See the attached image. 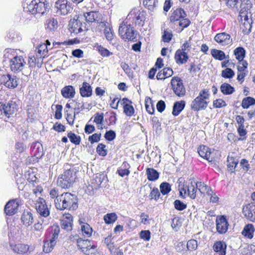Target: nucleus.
Returning <instances> with one entry per match:
<instances>
[{"instance_id": "25", "label": "nucleus", "mask_w": 255, "mask_h": 255, "mask_svg": "<svg viewBox=\"0 0 255 255\" xmlns=\"http://www.w3.org/2000/svg\"><path fill=\"white\" fill-rule=\"evenodd\" d=\"M214 251L215 252V255H226L227 245L223 241H217L213 246Z\"/></svg>"}, {"instance_id": "12", "label": "nucleus", "mask_w": 255, "mask_h": 255, "mask_svg": "<svg viewBox=\"0 0 255 255\" xmlns=\"http://www.w3.org/2000/svg\"><path fill=\"white\" fill-rule=\"evenodd\" d=\"M35 208L37 213L41 217L46 218L50 215V210L45 200L41 197L36 200Z\"/></svg>"}, {"instance_id": "30", "label": "nucleus", "mask_w": 255, "mask_h": 255, "mask_svg": "<svg viewBox=\"0 0 255 255\" xmlns=\"http://www.w3.org/2000/svg\"><path fill=\"white\" fill-rule=\"evenodd\" d=\"M246 4H247V6L246 7H244V4L242 2L241 3V9L240 11V15L242 18L244 17L245 22H252V19H249L247 14V11L249 10L251 7V3L250 0H247Z\"/></svg>"}, {"instance_id": "50", "label": "nucleus", "mask_w": 255, "mask_h": 255, "mask_svg": "<svg viewBox=\"0 0 255 255\" xmlns=\"http://www.w3.org/2000/svg\"><path fill=\"white\" fill-rule=\"evenodd\" d=\"M67 136L69 138L70 141L75 145H79L81 142V137L79 135H77L72 131H70L67 134Z\"/></svg>"}, {"instance_id": "15", "label": "nucleus", "mask_w": 255, "mask_h": 255, "mask_svg": "<svg viewBox=\"0 0 255 255\" xmlns=\"http://www.w3.org/2000/svg\"><path fill=\"white\" fill-rule=\"evenodd\" d=\"M86 21L89 23L95 22L97 24H101L103 21L102 15L96 11H91L86 12L84 14Z\"/></svg>"}, {"instance_id": "47", "label": "nucleus", "mask_w": 255, "mask_h": 255, "mask_svg": "<svg viewBox=\"0 0 255 255\" xmlns=\"http://www.w3.org/2000/svg\"><path fill=\"white\" fill-rule=\"evenodd\" d=\"M81 229L83 235L85 237H90L92 234V229L87 223L81 224Z\"/></svg>"}, {"instance_id": "52", "label": "nucleus", "mask_w": 255, "mask_h": 255, "mask_svg": "<svg viewBox=\"0 0 255 255\" xmlns=\"http://www.w3.org/2000/svg\"><path fill=\"white\" fill-rule=\"evenodd\" d=\"M227 161L228 162V168L231 170L232 172H233L235 167L238 163V159H236L234 157H231L228 156Z\"/></svg>"}, {"instance_id": "5", "label": "nucleus", "mask_w": 255, "mask_h": 255, "mask_svg": "<svg viewBox=\"0 0 255 255\" xmlns=\"http://www.w3.org/2000/svg\"><path fill=\"white\" fill-rule=\"evenodd\" d=\"M77 177L76 170L71 168L65 171L57 179V185L62 188L71 187Z\"/></svg>"}, {"instance_id": "27", "label": "nucleus", "mask_w": 255, "mask_h": 255, "mask_svg": "<svg viewBox=\"0 0 255 255\" xmlns=\"http://www.w3.org/2000/svg\"><path fill=\"white\" fill-rule=\"evenodd\" d=\"M82 23L79 20H73L70 21L68 24L69 30L71 33L78 34L83 31L81 27Z\"/></svg>"}, {"instance_id": "64", "label": "nucleus", "mask_w": 255, "mask_h": 255, "mask_svg": "<svg viewBox=\"0 0 255 255\" xmlns=\"http://www.w3.org/2000/svg\"><path fill=\"white\" fill-rule=\"evenodd\" d=\"M27 114L28 119L31 122L36 117L35 110L31 106H28L27 107Z\"/></svg>"}, {"instance_id": "58", "label": "nucleus", "mask_w": 255, "mask_h": 255, "mask_svg": "<svg viewBox=\"0 0 255 255\" xmlns=\"http://www.w3.org/2000/svg\"><path fill=\"white\" fill-rule=\"evenodd\" d=\"M186 246L188 251H194L198 247L197 241L194 239L190 240L187 242Z\"/></svg>"}, {"instance_id": "6", "label": "nucleus", "mask_w": 255, "mask_h": 255, "mask_svg": "<svg viewBox=\"0 0 255 255\" xmlns=\"http://www.w3.org/2000/svg\"><path fill=\"white\" fill-rule=\"evenodd\" d=\"M119 33L121 38L125 40L134 41L136 38V31L128 21H123L120 24Z\"/></svg>"}, {"instance_id": "37", "label": "nucleus", "mask_w": 255, "mask_h": 255, "mask_svg": "<svg viewBox=\"0 0 255 255\" xmlns=\"http://www.w3.org/2000/svg\"><path fill=\"white\" fill-rule=\"evenodd\" d=\"M77 246L78 247H79V248L83 250V252L84 251V249H94L96 248L94 245H91L90 241L89 240H83L81 238H79L77 240Z\"/></svg>"}, {"instance_id": "57", "label": "nucleus", "mask_w": 255, "mask_h": 255, "mask_svg": "<svg viewBox=\"0 0 255 255\" xmlns=\"http://www.w3.org/2000/svg\"><path fill=\"white\" fill-rule=\"evenodd\" d=\"M160 196V193L159 191V190L157 188H153V189L151 191L149 197H150V200L154 199L155 201H157Z\"/></svg>"}, {"instance_id": "60", "label": "nucleus", "mask_w": 255, "mask_h": 255, "mask_svg": "<svg viewBox=\"0 0 255 255\" xmlns=\"http://www.w3.org/2000/svg\"><path fill=\"white\" fill-rule=\"evenodd\" d=\"M97 49L100 54L104 57H109L112 54V53L110 52L109 50L101 45H98L97 47Z\"/></svg>"}, {"instance_id": "18", "label": "nucleus", "mask_w": 255, "mask_h": 255, "mask_svg": "<svg viewBox=\"0 0 255 255\" xmlns=\"http://www.w3.org/2000/svg\"><path fill=\"white\" fill-rule=\"evenodd\" d=\"M216 223L217 231L219 234H224L227 232L229 224L224 216L218 217L216 219Z\"/></svg>"}, {"instance_id": "28", "label": "nucleus", "mask_w": 255, "mask_h": 255, "mask_svg": "<svg viewBox=\"0 0 255 255\" xmlns=\"http://www.w3.org/2000/svg\"><path fill=\"white\" fill-rule=\"evenodd\" d=\"M174 58L176 62L178 64L185 63L189 58L187 52L180 50V49L176 51Z\"/></svg>"}, {"instance_id": "20", "label": "nucleus", "mask_w": 255, "mask_h": 255, "mask_svg": "<svg viewBox=\"0 0 255 255\" xmlns=\"http://www.w3.org/2000/svg\"><path fill=\"white\" fill-rule=\"evenodd\" d=\"M214 40L216 42L223 46L229 45L232 42L230 35L226 32L217 34L214 37Z\"/></svg>"}, {"instance_id": "29", "label": "nucleus", "mask_w": 255, "mask_h": 255, "mask_svg": "<svg viewBox=\"0 0 255 255\" xmlns=\"http://www.w3.org/2000/svg\"><path fill=\"white\" fill-rule=\"evenodd\" d=\"M186 16V14L184 10L181 8H178L173 10L170 19L171 22H173L179 20L181 18L185 17Z\"/></svg>"}, {"instance_id": "35", "label": "nucleus", "mask_w": 255, "mask_h": 255, "mask_svg": "<svg viewBox=\"0 0 255 255\" xmlns=\"http://www.w3.org/2000/svg\"><path fill=\"white\" fill-rule=\"evenodd\" d=\"M5 81L2 83L8 88H14L18 85V79L16 76H11L9 74L6 77Z\"/></svg>"}, {"instance_id": "46", "label": "nucleus", "mask_w": 255, "mask_h": 255, "mask_svg": "<svg viewBox=\"0 0 255 255\" xmlns=\"http://www.w3.org/2000/svg\"><path fill=\"white\" fill-rule=\"evenodd\" d=\"M211 54L215 59L220 61L226 58L225 53L220 50L213 49L211 50Z\"/></svg>"}, {"instance_id": "45", "label": "nucleus", "mask_w": 255, "mask_h": 255, "mask_svg": "<svg viewBox=\"0 0 255 255\" xmlns=\"http://www.w3.org/2000/svg\"><path fill=\"white\" fill-rule=\"evenodd\" d=\"M66 219H64L61 221V226L62 229L66 230L67 231H70L72 230V217L69 216L66 217Z\"/></svg>"}, {"instance_id": "17", "label": "nucleus", "mask_w": 255, "mask_h": 255, "mask_svg": "<svg viewBox=\"0 0 255 255\" xmlns=\"http://www.w3.org/2000/svg\"><path fill=\"white\" fill-rule=\"evenodd\" d=\"M9 248L15 253L17 254H24L26 253L29 250V246L26 244L17 243L13 241L9 240Z\"/></svg>"}, {"instance_id": "40", "label": "nucleus", "mask_w": 255, "mask_h": 255, "mask_svg": "<svg viewBox=\"0 0 255 255\" xmlns=\"http://www.w3.org/2000/svg\"><path fill=\"white\" fill-rule=\"evenodd\" d=\"M147 178L149 181H154L157 180L159 175L158 172L154 169L147 168L146 170Z\"/></svg>"}, {"instance_id": "21", "label": "nucleus", "mask_w": 255, "mask_h": 255, "mask_svg": "<svg viewBox=\"0 0 255 255\" xmlns=\"http://www.w3.org/2000/svg\"><path fill=\"white\" fill-rule=\"evenodd\" d=\"M48 52L47 44L42 43L39 44L35 49L36 56L38 57V63L40 65V63H43V59L46 55Z\"/></svg>"}, {"instance_id": "14", "label": "nucleus", "mask_w": 255, "mask_h": 255, "mask_svg": "<svg viewBox=\"0 0 255 255\" xmlns=\"http://www.w3.org/2000/svg\"><path fill=\"white\" fill-rule=\"evenodd\" d=\"M197 188H196V182L193 181H191L185 187L182 188L180 191V195L182 197L183 193L184 195L187 194L188 196L192 199H194L196 197V192Z\"/></svg>"}, {"instance_id": "32", "label": "nucleus", "mask_w": 255, "mask_h": 255, "mask_svg": "<svg viewBox=\"0 0 255 255\" xmlns=\"http://www.w3.org/2000/svg\"><path fill=\"white\" fill-rule=\"evenodd\" d=\"M61 95L66 99H71L74 97L75 90L72 86H66L61 90Z\"/></svg>"}, {"instance_id": "41", "label": "nucleus", "mask_w": 255, "mask_h": 255, "mask_svg": "<svg viewBox=\"0 0 255 255\" xmlns=\"http://www.w3.org/2000/svg\"><path fill=\"white\" fill-rule=\"evenodd\" d=\"M143 4L145 7L151 11H154L158 7V0H144Z\"/></svg>"}, {"instance_id": "1", "label": "nucleus", "mask_w": 255, "mask_h": 255, "mask_svg": "<svg viewBox=\"0 0 255 255\" xmlns=\"http://www.w3.org/2000/svg\"><path fill=\"white\" fill-rule=\"evenodd\" d=\"M16 50L10 48L6 49L3 55V62H8L10 70L13 72L21 71L25 64L23 57L17 56Z\"/></svg>"}, {"instance_id": "62", "label": "nucleus", "mask_w": 255, "mask_h": 255, "mask_svg": "<svg viewBox=\"0 0 255 255\" xmlns=\"http://www.w3.org/2000/svg\"><path fill=\"white\" fill-rule=\"evenodd\" d=\"M97 152L101 156H105L107 154L106 145L103 143H99L97 147Z\"/></svg>"}, {"instance_id": "26", "label": "nucleus", "mask_w": 255, "mask_h": 255, "mask_svg": "<svg viewBox=\"0 0 255 255\" xmlns=\"http://www.w3.org/2000/svg\"><path fill=\"white\" fill-rule=\"evenodd\" d=\"M198 152L199 155L209 161H212L213 158L211 157V149L205 145H200L198 148Z\"/></svg>"}, {"instance_id": "43", "label": "nucleus", "mask_w": 255, "mask_h": 255, "mask_svg": "<svg viewBox=\"0 0 255 255\" xmlns=\"http://www.w3.org/2000/svg\"><path fill=\"white\" fill-rule=\"evenodd\" d=\"M220 90L221 92L225 95H231L235 91V88L233 87L226 83L221 85Z\"/></svg>"}, {"instance_id": "55", "label": "nucleus", "mask_w": 255, "mask_h": 255, "mask_svg": "<svg viewBox=\"0 0 255 255\" xmlns=\"http://www.w3.org/2000/svg\"><path fill=\"white\" fill-rule=\"evenodd\" d=\"M60 233V228L59 226H54L52 228V235L49 241L52 242L54 243H56V241L58 239L59 234Z\"/></svg>"}, {"instance_id": "49", "label": "nucleus", "mask_w": 255, "mask_h": 255, "mask_svg": "<svg viewBox=\"0 0 255 255\" xmlns=\"http://www.w3.org/2000/svg\"><path fill=\"white\" fill-rule=\"evenodd\" d=\"M104 221L107 224L114 223L117 219V216L115 213L106 214L104 217Z\"/></svg>"}, {"instance_id": "11", "label": "nucleus", "mask_w": 255, "mask_h": 255, "mask_svg": "<svg viewBox=\"0 0 255 255\" xmlns=\"http://www.w3.org/2000/svg\"><path fill=\"white\" fill-rule=\"evenodd\" d=\"M56 13L58 15H65L72 10L70 2L67 0H58L55 4Z\"/></svg>"}, {"instance_id": "2", "label": "nucleus", "mask_w": 255, "mask_h": 255, "mask_svg": "<svg viewBox=\"0 0 255 255\" xmlns=\"http://www.w3.org/2000/svg\"><path fill=\"white\" fill-rule=\"evenodd\" d=\"M56 208L60 210H75L78 208V199L77 196L70 193L62 194L57 200H55Z\"/></svg>"}, {"instance_id": "48", "label": "nucleus", "mask_w": 255, "mask_h": 255, "mask_svg": "<svg viewBox=\"0 0 255 255\" xmlns=\"http://www.w3.org/2000/svg\"><path fill=\"white\" fill-rule=\"evenodd\" d=\"M255 105V99L251 97L245 98L242 100V107L244 109H248L250 106Z\"/></svg>"}, {"instance_id": "23", "label": "nucleus", "mask_w": 255, "mask_h": 255, "mask_svg": "<svg viewBox=\"0 0 255 255\" xmlns=\"http://www.w3.org/2000/svg\"><path fill=\"white\" fill-rule=\"evenodd\" d=\"M101 25L102 27L104 28V33L106 39L108 41L111 42L114 37L112 26L109 22L105 20L102 22Z\"/></svg>"}, {"instance_id": "22", "label": "nucleus", "mask_w": 255, "mask_h": 255, "mask_svg": "<svg viewBox=\"0 0 255 255\" xmlns=\"http://www.w3.org/2000/svg\"><path fill=\"white\" fill-rule=\"evenodd\" d=\"M21 222L26 227L30 226L34 222V218L32 212L30 210H24L22 213L21 218Z\"/></svg>"}, {"instance_id": "33", "label": "nucleus", "mask_w": 255, "mask_h": 255, "mask_svg": "<svg viewBox=\"0 0 255 255\" xmlns=\"http://www.w3.org/2000/svg\"><path fill=\"white\" fill-rule=\"evenodd\" d=\"M80 93L83 97H89L92 95V89L91 86L88 83L84 82L80 88Z\"/></svg>"}, {"instance_id": "42", "label": "nucleus", "mask_w": 255, "mask_h": 255, "mask_svg": "<svg viewBox=\"0 0 255 255\" xmlns=\"http://www.w3.org/2000/svg\"><path fill=\"white\" fill-rule=\"evenodd\" d=\"M246 53V50L242 47H238L234 51V54L238 61H242L244 59Z\"/></svg>"}, {"instance_id": "51", "label": "nucleus", "mask_w": 255, "mask_h": 255, "mask_svg": "<svg viewBox=\"0 0 255 255\" xmlns=\"http://www.w3.org/2000/svg\"><path fill=\"white\" fill-rule=\"evenodd\" d=\"M159 188L161 194L163 195H167L171 190L170 184L166 182L161 183Z\"/></svg>"}, {"instance_id": "31", "label": "nucleus", "mask_w": 255, "mask_h": 255, "mask_svg": "<svg viewBox=\"0 0 255 255\" xmlns=\"http://www.w3.org/2000/svg\"><path fill=\"white\" fill-rule=\"evenodd\" d=\"M255 229L252 224H248L244 227L242 234L246 238L252 239L254 237Z\"/></svg>"}, {"instance_id": "63", "label": "nucleus", "mask_w": 255, "mask_h": 255, "mask_svg": "<svg viewBox=\"0 0 255 255\" xmlns=\"http://www.w3.org/2000/svg\"><path fill=\"white\" fill-rule=\"evenodd\" d=\"M175 208L178 211H183L186 208L187 205L179 200H176L174 202Z\"/></svg>"}, {"instance_id": "44", "label": "nucleus", "mask_w": 255, "mask_h": 255, "mask_svg": "<svg viewBox=\"0 0 255 255\" xmlns=\"http://www.w3.org/2000/svg\"><path fill=\"white\" fill-rule=\"evenodd\" d=\"M7 40L9 42H17L20 40L21 37L19 33L14 30H10L6 36Z\"/></svg>"}, {"instance_id": "56", "label": "nucleus", "mask_w": 255, "mask_h": 255, "mask_svg": "<svg viewBox=\"0 0 255 255\" xmlns=\"http://www.w3.org/2000/svg\"><path fill=\"white\" fill-rule=\"evenodd\" d=\"M221 75L225 78L230 79L234 76L235 72L231 68H226L222 71Z\"/></svg>"}, {"instance_id": "10", "label": "nucleus", "mask_w": 255, "mask_h": 255, "mask_svg": "<svg viewBox=\"0 0 255 255\" xmlns=\"http://www.w3.org/2000/svg\"><path fill=\"white\" fill-rule=\"evenodd\" d=\"M107 180V177L105 173L96 174L91 181V185L88 187L89 193L91 194L94 190H96L100 187L106 186L105 184Z\"/></svg>"}, {"instance_id": "19", "label": "nucleus", "mask_w": 255, "mask_h": 255, "mask_svg": "<svg viewBox=\"0 0 255 255\" xmlns=\"http://www.w3.org/2000/svg\"><path fill=\"white\" fill-rule=\"evenodd\" d=\"M243 213L247 219L255 222V204L252 203L244 206L243 208Z\"/></svg>"}, {"instance_id": "61", "label": "nucleus", "mask_w": 255, "mask_h": 255, "mask_svg": "<svg viewBox=\"0 0 255 255\" xmlns=\"http://www.w3.org/2000/svg\"><path fill=\"white\" fill-rule=\"evenodd\" d=\"M239 135L243 137H240L239 140H243L246 138V135L247 134V130L245 128L244 126H239L237 129Z\"/></svg>"}, {"instance_id": "4", "label": "nucleus", "mask_w": 255, "mask_h": 255, "mask_svg": "<svg viewBox=\"0 0 255 255\" xmlns=\"http://www.w3.org/2000/svg\"><path fill=\"white\" fill-rule=\"evenodd\" d=\"M49 6L48 2L44 0L41 1L40 0H32L29 3L28 2H24L23 3L24 10L27 12H29L32 14L40 13L43 14L48 9Z\"/></svg>"}, {"instance_id": "34", "label": "nucleus", "mask_w": 255, "mask_h": 255, "mask_svg": "<svg viewBox=\"0 0 255 255\" xmlns=\"http://www.w3.org/2000/svg\"><path fill=\"white\" fill-rule=\"evenodd\" d=\"M130 166L129 164L127 162H123L121 166L118 169L117 173L121 177L128 176L130 173L129 169Z\"/></svg>"}, {"instance_id": "16", "label": "nucleus", "mask_w": 255, "mask_h": 255, "mask_svg": "<svg viewBox=\"0 0 255 255\" xmlns=\"http://www.w3.org/2000/svg\"><path fill=\"white\" fill-rule=\"evenodd\" d=\"M31 154L35 158L33 161H37L38 159L41 158L44 154L42 144L38 141L32 143L31 146Z\"/></svg>"}, {"instance_id": "3", "label": "nucleus", "mask_w": 255, "mask_h": 255, "mask_svg": "<svg viewBox=\"0 0 255 255\" xmlns=\"http://www.w3.org/2000/svg\"><path fill=\"white\" fill-rule=\"evenodd\" d=\"M210 94L209 90L204 89L201 90L198 96L191 103V108L194 111L198 112L205 110L209 103Z\"/></svg>"}, {"instance_id": "7", "label": "nucleus", "mask_w": 255, "mask_h": 255, "mask_svg": "<svg viewBox=\"0 0 255 255\" xmlns=\"http://www.w3.org/2000/svg\"><path fill=\"white\" fill-rule=\"evenodd\" d=\"M17 102H18V101L16 99H13L0 106L1 114L5 116V121L7 122V120L6 119L9 118L11 115L17 111L18 106Z\"/></svg>"}, {"instance_id": "9", "label": "nucleus", "mask_w": 255, "mask_h": 255, "mask_svg": "<svg viewBox=\"0 0 255 255\" xmlns=\"http://www.w3.org/2000/svg\"><path fill=\"white\" fill-rule=\"evenodd\" d=\"M170 84L171 89L174 94L179 97H183L186 94V89L183 84V80L178 76L172 78Z\"/></svg>"}, {"instance_id": "36", "label": "nucleus", "mask_w": 255, "mask_h": 255, "mask_svg": "<svg viewBox=\"0 0 255 255\" xmlns=\"http://www.w3.org/2000/svg\"><path fill=\"white\" fill-rule=\"evenodd\" d=\"M196 188L201 194L204 195L205 193L209 196L212 193V189L204 182H196Z\"/></svg>"}, {"instance_id": "59", "label": "nucleus", "mask_w": 255, "mask_h": 255, "mask_svg": "<svg viewBox=\"0 0 255 255\" xmlns=\"http://www.w3.org/2000/svg\"><path fill=\"white\" fill-rule=\"evenodd\" d=\"M172 36L171 30L168 29L165 30L162 36V40L164 42H169L171 40Z\"/></svg>"}, {"instance_id": "54", "label": "nucleus", "mask_w": 255, "mask_h": 255, "mask_svg": "<svg viewBox=\"0 0 255 255\" xmlns=\"http://www.w3.org/2000/svg\"><path fill=\"white\" fill-rule=\"evenodd\" d=\"M56 244L49 241H44L43 245V252L45 253L51 252L53 249Z\"/></svg>"}, {"instance_id": "39", "label": "nucleus", "mask_w": 255, "mask_h": 255, "mask_svg": "<svg viewBox=\"0 0 255 255\" xmlns=\"http://www.w3.org/2000/svg\"><path fill=\"white\" fill-rule=\"evenodd\" d=\"M46 28L50 31L56 30L58 26L57 20L54 18H50L46 21Z\"/></svg>"}, {"instance_id": "38", "label": "nucleus", "mask_w": 255, "mask_h": 255, "mask_svg": "<svg viewBox=\"0 0 255 255\" xmlns=\"http://www.w3.org/2000/svg\"><path fill=\"white\" fill-rule=\"evenodd\" d=\"M185 106V102L180 101L174 103L173 107L172 114L174 116H177L184 109Z\"/></svg>"}, {"instance_id": "24", "label": "nucleus", "mask_w": 255, "mask_h": 255, "mask_svg": "<svg viewBox=\"0 0 255 255\" xmlns=\"http://www.w3.org/2000/svg\"><path fill=\"white\" fill-rule=\"evenodd\" d=\"M132 102L126 98H123L121 104L123 106L124 112L129 117L132 116L134 114V110L132 106L131 105Z\"/></svg>"}, {"instance_id": "8", "label": "nucleus", "mask_w": 255, "mask_h": 255, "mask_svg": "<svg viewBox=\"0 0 255 255\" xmlns=\"http://www.w3.org/2000/svg\"><path fill=\"white\" fill-rule=\"evenodd\" d=\"M146 13L137 8H133L128 14L127 20L136 25H143L145 20Z\"/></svg>"}, {"instance_id": "53", "label": "nucleus", "mask_w": 255, "mask_h": 255, "mask_svg": "<svg viewBox=\"0 0 255 255\" xmlns=\"http://www.w3.org/2000/svg\"><path fill=\"white\" fill-rule=\"evenodd\" d=\"M28 64L30 67H35L36 66L38 68L41 67L42 63L39 65L38 63V57L35 55H30L29 56Z\"/></svg>"}, {"instance_id": "13", "label": "nucleus", "mask_w": 255, "mask_h": 255, "mask_svg": "<svg viewBox=\"0 0 255 255\" xmlns=\"http://www.w3.org/2000/svg\"><path fill=\"white\" fill-rule=\"evenodd\" d=\"M21 204V201L16 198L9 200L4 206V212L6 215L12 216L16 214Z\"/></svg>"}]
</instances>
